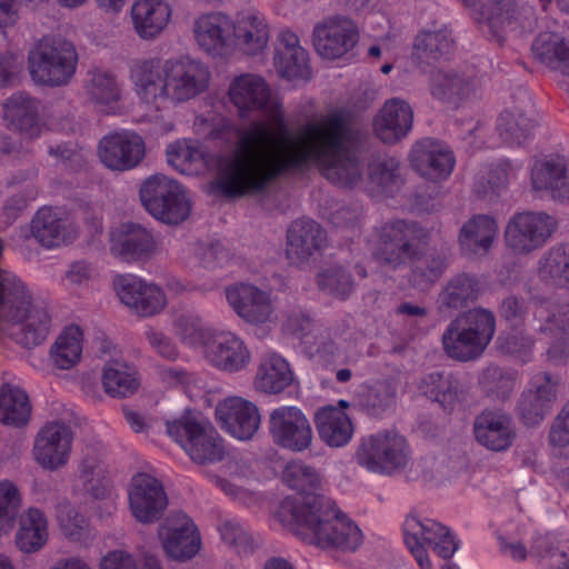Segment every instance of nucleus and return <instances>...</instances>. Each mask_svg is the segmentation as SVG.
Wrapping results in <instances>:
<instances>
[{
    "instance_id": "1",
    "label": "nucleus",
    "mask_w": 569,
    "mask_h": 569,
    "mask_svg": "<svg viewBox=\"0 0 569 569\" xmlns=\"http://www.w3.org/2000/svg\"><path fill=\"white\" fill-rule=\"evenodd\" d=\"M228 94L240 116L261 110L266 121L240 130L233 149L217 158L214 190L230 198L259 193L278 177L310 162L342 187L361 179L362 164L355 150L360 133L347 114L332 112L292 132L280 101L261 76L233 78Z\"/></svg>"
},
{
    "instance_id": "2",
    "label": "nucleus",
    "mask_w": 569,
    "mask_h": 569,
    "mask_svg": "<svg viewBox=\"0 0 569 569\" xmlns=\"http://www.w3.org/2000/svg\"><path fill=\"white\" fill-rule=\"evenodd\" d=\"M282 480L289 488L306 492L298 500L284 499L276 513L297 538L322 550L342 552H353L362 545L359 527L329 498L311 492L320 482L315 468L299 460L290 461Z\"/></svg>"
},
{
    "instance_id": "3",
    "label": "nucleus",
    "mask_w": 569,
    "mask_h": 569,
    "mask_svg": "<svg viewBox=\"0 0 569 569\" xmlns=\"http://www.w3.org/2000/svg\"><path fill=\"white\" fill-rule=\"evenodd\" d=\"M209 67L188 57L161 61L158 58L132 60L129 79L138 99L157 110L178 106L203 93L210 83Z\"/></svg>"
},
{
    "instance_id": "4",
    "label": "nucleus",
    "mask_w": 569,
    "mask_h": 569,
    "mask_svg": "<svg viewBox=\"0 0 569 569\" xmlns=\"http://www.w3.org/2000/svg\"><path fill=\"white\" fill-rule=\"evenodd\" d=\"M50 322L44 308L33 307L32 295L26 284L16 276L0 271V332L32 348L47 338Z\"/></svg>"
},
{
    "instance_id": "5",
    "label": "nucleus",
    "mask_w": 569,
    "mask_h": 569,
    "mask_svg": "<svg viewBox=\"0 0 569 569\" xmlns=\"http://www.w3.org/2000/svg\"><path fill=\"white\" fill-rule=\"evenodd\" d=\"M496 330L492 312L475 308L456 317L442 335L445 352L452 359L470 361L479 358Z\"/></svg>"
},
{
    "instance_id": "6",
    "label": "nucleus",
    "mask_w": 569,
    "mask_h": 569,
    "mask_svg": "<svg viewBox=\"0 0 569 569\" xmlns=\"http://www.w3.org/2000/svg\"><path fill=\"white\" fill-rule=\"evenodd\" d=\"M378 240L373 248L375 259L392 270L405 267L421 253L430 230L416 221L395 219L378 229Z\"/></svg>"
},
{
    "instance_id": "7",
    "label": "nucleus",
    "mask_w": 569,
    "mask_h": 569,
    "mask_svg": "<svg viewBox=\"0 0 569 569\" xmlns=\"http://www.w3.org/2000/svg\"><path fill=\"white\" fill-rule=\"evenodd\" d=\"M78 53L71 42L42 38L28 56V70L36 83L48 87L68 84L76 73Z\"/></svg>"
},
{
    "instance_id": "8",
    "label": "nucleus",
    "mask_w": 569,
    "mask_h": 569,
    "mask_svg": "<svg viewBox=\"0 0 569 569\" xmlns=\"http://www.w3.org/2000/svg\"><path fill=\"white\" fill-rule=\"evenodd\" d=\"M353 459L369 472L391 476L407 468L411 450L401 435L380 431L359 440Z\"/></svg>"
},
{
    "instance_id": "9",
    "label": "nucleus",
    "mask_w": 569,
    "mask_h": 569,
    "mask_svg": "<svg viewBox=\"0 0 569 569\" xmlns=\"http://www.w3.org/2000/svg\"><path fill=\"white\" fill-rule=\"evenodd\" d=\"M167 433L197 463H211L223 457V441L214 428L192 412L168 421Z\"/></svg>"
},
{
    "instance_id": "10",
    "label": "nucleus",
    "mask_w": 569,
    "mask_h": 569,
    "mask_svg": "<svg viewBox=\"0 0 569 569\" xmlns=\"http://www.w3.org/2000/svg\"><path fill=\"white\" fill-rule=\"evenodd\" d=\"M144 208L158 220L168 224L184 221L191 212V202L186 189L164 174L148 178L140 188Z\"/></svg>"
},
{
    "instance_id": "11",
    "label": "nucleus",
    "mask_w": 569,
    "mask_h": 569,
    "mask_svg": "<svg viewBox=\"0 0 569 569\" xmlns=\"http://www.w3.org/2000/svg\"><path fill=\"white\" fill-rule=\"evenodd\" d=\"M556 228V219L547 212H517L505 228L506 247L516 257L530 256L546 246Z\"/></svg>"
},
{
    "instance_id": "12",
    "label": "nucleus",
    "mask_w": 569,
    "mask_h": 569,
    "mask_svg": "<svg viewBox=\"0 0 569 569\" xmlns=\"http://www.w3.org/2000/svg\"><path fill=\"white\" fill-rule=\"evenodd\" d=\"M403 539L421 569H432L423 543L433 545L436 553L443 559H450L459 547L448 528L412 515L403 522Z\"/></svg>"
},
{
    "instance_id": "13",
    "label": "nucleus",
    "mask_w": 569,
    "mask_h": 569,
    "mask_svg": "<svg viewBox=\"0 0 569 569\" xmlns=\"http://www.w3.org/2000/svg\"><path fill=\"white\" fill-rule=\"evenodd\" d=\"M228 306L246 323L261 327L276 320V305L270 290L251 282H233L224 288Z\"/></svg>"
},
{
    "instance_id": "14",
    "label": "nucleus",
    "mask_w": 569,
    "mask_h": 569,
    "mask_svg": "<svg viewBox=\"0 0 569 569\" xmlns=\"http://www.w3.org/2000/svg\"><path fill=\"white\" fill-rule=\"evenodd\" d=\"M269 432L277 446L293 452L309 449L313 438L307 416L295 406H281L270 412Z\"/></svg>"
},
{
    "instance_id": "15",
    "label": "nucleus",
    "mask_w": 569,
    "mask_h": 569,
    "mask_svg": "<svg viewBox=\"0 0 569 569\" xmlns=\"http://www.w3.org/2000/svg\"><path fill=\"white\" fill-rule=\"evenodd\" d=\"M127 493L131 515L140 523L156 522L162 517L168 506L162 482L146 472L133 475Z\"/></svg>"
},
{
    "instance_id": "16",
    "label": "nucleus",
    "mask_w": 569,
    "mask_h": 569,
    "mask_svg": "<svg viewBox=\"0 0 569 569\" xmlns=\"http://www.w3.org/2000/svg\"><path fill=\"white\" fill-rule=\"evenodd\" d=\"M232 18L213 11L201 13L193 20L192 32L198 47L212 58L233 54Z\"/></svg>"
},
{
    "instance_id": "17",
    "label": "nucleus",
    "mask_w": 569,
    "mask_h": 569,
    "mask_svg": "<svg viewBox=\"0 0 569 569\" xmlns=\"http://www.w3.org/2000/svg\"><path fill=\"white\" fill-rule=\"evenodd\" d=\"M204 360L219 371L236 373L251 362V352L241 337L232 331H213L202 351Z\"/></svg>"
},
{
    "instance_id": "18",
    "label": "nucleus",
    "mask_w": 569,
    "mask_h": 569,
    "mask_svg": "<svg viewBox=\"0 0 569 569\" xmlns=\"http://www.w3.org/2000/svg\"><path fill=\"white\" fill-rule=\"evenodd\" d=\"M98 153L107 168L128 171L138 167L143 160L146 143L134 131H116L100 140Z\"/></svg>"
},
{
    "instance_id": "19",
    "label": "nucleus",
    "mask_w": 569,
    "mask_h": 569,
    "mask_svg": "<svg viewBox=\"0 0 569 569\" xmlns=\"http://www.w3.org/2000/svg\"><path fill=\"white\" fill-rule=\"evenodd\" d=\"M359 40L357 24L349 18L336 16L323 20L313 30V44L326 59H339L351 51Z\"/></svg>"
},
{
    "instance_id": "20",
    "label": "nucleus",
    "mask_w": 569,
    "mask_h": 569,
    "mask_svg": "<svg viewBox=\"0 0 569 569\" xmlns=\"http://www.w3.org/2000/svg\"><path fill=\"white\" fill-rule=\"evenodd\" d=\"M72 441V430L66 423L53 421L44 425L34 439L36 461L51 471L63 468L69 462Z\"/></svg>"
},
{
    "instance_id": "21",
    "label": "nucleus",
    "mask_w": 569,
    "mask_h": 569,
    "mask_svg": "<svg viewBox=\"0 0 569 569\" xmlns=\"http://www.w3.org/2000/svg\"><path fill=\"white\" fill-rule=\"evenodd\" d=\"M159 538L167 556L186 561L201 548V539L194 522L186 515L167 518L159 527Z\"/></svg>"
},
{
    "instance_id": "22",
    "label": "nucleus",
    "mask_w": 569,
    "mask_h": 569,
    "mask_svg": "<svg viewBox=\"0 0 569 569\" xmlns=\"http://www.w3.org/2000/svg\"><path fill=\"white\" fill-rule=\"evenodd\" d=\"M214 413L220 427L239 440L252 439L261 422L258 407L237 396L219 401Z\"/></svg>"
},
{
    "instance_id": "23",
    "label": "nucleus",
    "mask_w": 569,
    "mask_h": 569,
    "mask_svg": "<svg viewBox=\"0 0 569 569\" xmlns=\"http://www.w3.org/2000/svg\"><path fill=\"white\" fill-rule=\"evenodd\" d=\"M114 287L121 302L140 316L151 317L167 306L166 295L160 287L136 276H119Z\"/></svg>"
},
{
    "instance_id": "24",
    "label": "nucleus",
    "mask_w": 569,
    "mask_h": 569,
    "mask_svg": "<svg viewBox=\"0 0 569 569\" xmlns=\"http://www.w3.org/2000/svg\"><path fill=\"white\" fill-rule=\"evenodd\" d=\"M557 379L549 373H538L522 392L518 410L521 420L527 426H537L550 413L558 398Z\"/></svg>"
},
{
    "instance_id": "25",
    "label": "nucleus",
    "mask_w": 569,
    "mask_h": 569,
    "mask_svg": "<svg viewBox=\"0 0 569 569\" xmlns=\"http://www.w3.org/2000/svg\"><path fill=\"white\" fill-rule=\"evenodd\" d=\"M410 161L420 177L435 182L447 179L455 166L452 152L432 139L418 141L412 147Z\"/></svg>"
},
{
    "instance_id": "26",
    "label": "nucleus",
    "mask_w": 569,
    "mask_h": 569,
    "mask_svg": "<svg viewBox=\"0 0 569 569\" xmlns=\"http://www.w3.org/2000/svg\"><path fill=\"white\" fill-rule=\"evenodd\" d=\"M470 11V16L482 30L500 41L505 31L519 16L517 0H488L483 6L479 0H456Z\"/></svg>"
},
{
    "instance_id": "27",
    "label": "nucleus",
    "mask_w": 569,
    "mask_h": 569,
    "mask_svg": "<svg viewBox=\"0 0 569 569\" xmlns=\"http://www.w3.org/2000/svg\"><path fill=\"white\" fill-rule=\"evenodd\" d=\"M4 120L10 130L21 136L36 139L44 129L41 117V103L36 98L24 92L12 94L3 104Z\"/></svg>"
},
{
    "instance_id": "28",
    "label": "nucleus",
    "mask_w": 569,
    "mask_h": 569,
    "mask_svg": "<svg viewBox=\"0 0 569 569\" xmlns=\"http://www.w3.org/2000/svg\"><path fill=\"white\" fill-rule=\"evenodd\" d=\"M157 250L153 236L143 227L126 223L110 234L111 253L126 262L150 258Z\"/></svg>"
},
{
    "instance_id": "29",
    "label": "nucleus",
    "mask_w": 569,
    "mask_h": 569,
    "mask_svg": "<svg viewBox=\"0 0 569 569\" xmlns=\"http://www.w3.org/2000/svg\"><path fill=\"white\" fill-rule=\"evenodd\" d=\"M413 110L403 99H388L373 120V131L385 143H396L412 129Z\"/></svg>"
},
{
    "instance_id": "30",
    "label": "nucleus",
    "mask_w": 569,
    "mask_h": 569,
    "mask_svg": "<svg viewBox=\"0 0 569 569\" xmlns=\"http://www.w3.org/2000/svg\"><path fill=\"white\" fill-rule=\"evenodd\" d=\"M233 53L239 49L248 54L261 52L270 39V26L266 17L253 10L239 12L232 18Z\"/></svg>"
},
{
    "instance_id": "31",
    "label": "nucleus",
    "mask_w": 569,
    "mask_h": 569,
    "mask_svg": "<svg viewBox=\"0 0 569 569\" xmlns=\"http://www.w3.org/2000/svg\"><path fill=\"white\" fill-rule=\"evenodd\" d=\"M476 440L492 451L507 450L515 439L511 417L501 410H485L475 419Z\"/></svg>"
},
{
    "instance_id": "32",
    "label": "nucleus",
    "mask_w": 569,
    "mask_h": 569,
    "mask_svg": "<svg viewBox=\"0 0 569 569\" xmlns=\"http://www.w3.org/2000/svg\"><path fill=\"white\" fill-rule=\"evenodd\" d=\"M532 189L547 192L552 199L566 201L569 194V160L555 157L537 161L530 173Z\"/></svg>"
},
{
    "instance_id": "33",
    "label": "nucleus",
    "mask_w": 569,
    "mask_h": 569,
    "mask_svg": "<svg viewBox=\"0 0 569 569\" xmlns=\"http://www.w3.org/2000/svg\"><path fill=\"white\" fill-rule=\"evenodd\" d=\"M130 16L137 36L142 40H153L168 27L172 7L166 0H136Z\"/></svg>"
},
{
    "instance_id": "34",
    "label": "nucleus",
    "mask_w": 569,
    "mask_h": 569,
    "mask_svg": "<svg viewBox=\"0 0 569 569\" xmlns=\"http://www.w3.org/2000/svg\"><path fill=\"white\" fill-rule=\"evenodd\" d=\"M326 240V232L318 222L296 220L290 224L287 233V258L291 263L305 262L322 249Z\"/></svg>"
},
{
    "instance_id": "35",
    "label": "nucleus",
    "mask_w": 569,
    "mask_h": 569,
    "mask_svg": "<svg viewBox=\"0 0 569 569\" xmlns=\"http://www.w3.org/2000/svg\"><path fill=\"white\" fill-rule=\"evenodd\" d=\"M308 53L300 46L298 37L282 31L274 53V68L280 77L289 80H308L310 68Z\"/></svg>"
},
{
    "instance_id": "36",
    "label": "nucleus",
    "mask_w": 569,
    "mask_h": 569,
    "mask_svg": "<svg viewBox=\"0 0 569 569\" xmlns=\"http://www.w3.org/2000/svg\"><path fill=\"white\" fill-rule=\"evenodd\" d=\"M87 99L103 112H111L122 98V84L112 71L93 68L83 80Z\"/></svg>"
},
{
    "instance_id": "37",
    "label": "nucleus",
    "mask_w": 569,
    "mask_h": 569,
    "mask_svg": "<svg viewBox=\"0 0 569 569\" xmlns=\"http://www.w3.org/2000/svg\"><path fill=\"white\" fill-rule=\"evenodd\" d=\"M315 425L319 438L331 448L347 446L355 433L349 415L333 406L320 408L315 415Z\"/></svg>"
},
{
    "instance_id": "38",
    "label": "nucleus",
    "mask_w": 569,
    "mask_h": 569,
    "mask_svg": "<svg viewBox=\"0 0 569 569\" xmlns=\"http://www.w3.org/2000/svg\"><path fill=\"white\" fill-rule=\"evenodd\" d=\"M497 233L496 219L488 214H476L462 224L458 242L467 254H483L491 249Z\"/></svg>"
},
{
    "instance_id": "39",
    "label": "nucleus",
    "mask_w": 569,
    "mask_h": 569,
    "mask_svg": "<svg viewBox=\"0 0 569 569\" xmlns=\"http://www.w3.org/2000/svg\"><path fill=\"white\" fill-rule=\"evenodd\" d=\"M166 153L168 163L182 174H201L209 167V154L197 140H177L167 147Z\"/></svg>"
},
{
    "instance_id": "40",
    "label": "nucleus",
    "mask_w": 569,
    "mask_h": 569,
    "mask_svg": "<svg viewBox=\"0 0 569 569\" xmlns=\"http://www.w3.org/2000/svg\"><path fill=\"white\" fill-rule=\"evenodd\" d=\"M31 233L43 247H59L73 237L68 221L51 208H41L31 221Z\"/></svg>"
},
{
    "instance_id": "41",
    "label": "nucleus",
    "mask_w": 569,
    "mask_h": 569,
    "mask_svg": "<svg viewBox=\"0 0 569 569\" xmlns=\"http://www.w3.org/2000/svg\"><path fill=\"white\" fill-rule=\"evenodd\" d=\"M48 520L38 508H29L19 518V528L14 536L17 548L24 553L40 551L48 542Z\"/></svg>"
},
{
    "instance_id": "42",
    "label": "nucleus",
    "mask_w": 569,
    "mask_h": 569,
    "mask_svg": "<svg viewBox=\"0 0 569 569\" xmlns=\"http://www.w3.org/2000/svg\"><path fill=\"white\" fill-rule=\"evenodd\" d=\"M531 50L540 63L569 76V40L555 32H541Z\"/></svg>"
},
{
    "instance_id": "43",
    "label": "nucleus",
    "mask_w": 569,
    "mask_h": 569,
    "mask_svg": "<svg viewBox=\"0 0 569 569\" xmlns=\"http://www.w3.org/2000/svg\"><path fill=\"white\" fill-rule=\"evenodd\" d=\"M77 482L80 490L94 499H104L109 495L110 482L100 452L87 449L79 467Z\"/></svg>"
},
{
    "instance_id": "44",
    "label": "nucleus",
    "mask_w": 569,
    "mask_h": 569,
    "mask_svg": "<svg viewBox=\"0 0 569 569\" xmlns=\"http://www.w3.org/2000/svg\"><path fill=\"white\" fill-rule=\"evenodd\" d=\"M293 382L288 361L276 353L262 358L257 370L254 386L264 393H280Z\"/></svg>"
},
{
    "instance_id": "45",
    "label": "nucleus",
    "mask_w": 569,
    "mask_h": 569,
    "mask_svg": "<svg viewBox=\"0 0 569 569\" xmlns=\"http://www.w3.org/2000/svg\"><path fill=\"white\" fill-rule=\"evenodd\" d=\"M537 274L547 286L569 288V243L548 249L538 260Z\"/></svg>"
},
{
    "instance_id": "46",
    "label": "nucleus",
    "mask_w": 569,
    "mask_h": 569,
    "mask_svg": "<svg viewBox=\"0 0 569 569\" xmlns=\"http://www.w3.org/2000/svg\"><path fill=\"white\" fill-rule=\"evenodd\" d=\"M480 293L478 280L468 273L452 277L442 288L438 297L441 312L461 309L477 300Z\"/></svg>"
},
{
    "instance_id": "47",
    "label": "nucleus",
    "mask_w": 569,
    "mask_h": 569,
    "mask_svg": "<svg viewBox=\"0 0 569 569\" xmlns=\"http://www.w3.org/2000/svg\"><path fill=\"white\" fill-rule=\"evenodd\" d=\"M532 312L537 331L551 337L569 332V302L535 300Z\"/></svg>"
},
{
    "instance_id": "48",
    "label": "nucleus",
    "mask_w": 569,
    "mask_h": 569,
    "mask_svg": "<svg viewBox=\"0 0 569 569\" xmlns=\"http://www.w3.org/2000/svg\"><path fill=\"white\" fill-rule=\"evenodd\" d=\"M477 89L478 86L475 81L456 71L438 70L431 76L430 92L433 98L441 101L458 102L468 99L475 96Z\"/></svg>"
},
{
    "instance_id": "49",
    "label": "nucleus",
    "mask_w": 569,
    "mask_h": 569,
    "mask_svg": "<svg viewBox=\"0 0 569 569\" xmlns=\"http://www.w3.org/2000/svg\"><path fill=\"white\" fill-rule=\"evenodd\" d=\"M102 386L106 393L113 398L129 397L139 387L137 371L121 359H111L103 366Z\"/></svg>"
},
{
    "instance_id": "50",
    "label": "nucleus",
    "mask_w": 569,
    "mask_h": 569,
    "mask_svg": "<svg viewBox=\"0 0 569 569\" xmlns=\"http://www.w3.org/2000/svg\"><path fill=\"white\" fill-rule=\"evenodd\" d=\"M453 40L448 27L420 31L413 44V54L420 63L431 64L448 54Z\"/></svg>"
},
{
    "instance_id": "51",
    "label": "nucleus",
    "mask_w": 569,
    "mask_h": 569,
    "mask_svg": "<svg viewBox=\"0 0 569 569\" xmlns=\"http://www.w3.org/2000/svg\"><path fill=\"white\" fill-rule=\"evenodd\" d=\"M536 120L532 110L513 107L501 112L497 129L500 137L510 144L523 143L532 133Z\"/></svg>"
},
{
    "instance_id": "52",
    "label": "nucleus",
    "mask_w": 569,
    "mask_h": 569,
    "mask_svg": "<svg viewBox=\"0 0 569 569\" xmlns=\"http://www.w3.org/2000/svg\"><path fill=\"white\" fill-rule=\"evenodd\" d=\"M83 333L78 326L67 327L56 339L50 349L53 366L61 370L74 367L81 358Z\"/></svg>"
},
{
    "instance_id": "53",
    "label": "nucleus",
    "mask_w": 569,
    "mask_h": 569,
    "mask_svg": "<svg viewBox=\"0 0 569 569\" xmlns=\"http://www.w3.org/2000/svg\"><path fill=\"white\" fill-rule=\"evenodd\" d=\"M31 413L29 397L17 386L3 385L0 388V420L6 425L22 426Z\"/></svg>"
},
{
    "instance_id": "54",
    "label": "nucleus",
    "mask_w": 569,
    "mask_h": 569,
    "mask_svg": "<svg viewBox=\"0 0 569 569\" xmlns=\"http://www.w3.org/2000/svg\"><path fill=\"white\" fill-rule=\"evenodd\" d=\"M419 388L428 399L438 402L445 410H451L458 401L457 382L442 373L426 376Z\"/></svg>"
},
{
    "instance_id": "55",
    "label": "nucleus",
    "mask_w": 569,
    "mask_h": 569,
    "mask_svg": "<svg viewBox=\"0 0 569 569\" xmlns=\"http://www.w3.org/2000/svg\"><path fill=\"white\" fill-rule=\"evenodd\" d=\"M22 507V496L18 487L9 481H0V536L9 533Z\"/></svg>"
},
{
    "instance_id": "56",
    "label": "nucleus",
    "mask_w": 569,
    "mask_h": 569,
    "mask_svg": "<svg viewBox=\"0 0 569 569\" xmlns=\"http://www.w3.org/2000/svg\"><path fill=\"white\" fill-rule=\"evenodd\" d=\"M213 331L204 327L201 319L193 315H181L174 321V333L182 343L193 348L201 347L202 351Z\"/></svg>"
},
{
    "instance_id": "57",
    "label": "nucleus",
    "mask_w": 569,
    "mask_h": 569,
    "mask_svg": "<svg viewBox=\"0 0 569 569\" xmlns=\"http://www.w3.org/2000/svg\"><path fill=\"white\" fill-rule=\"evenodd\" d=\"M396 387L389 381H379L361 396V406L373 416H380L395 405Z\"/></svg>"
},
{
    "instance_id": "58",
    "label": "nucleus",
    "mask_w": 569,
    "mask_h": 569,
    "mask_svg": "<svg viewBox=\"0 0 569 569\" xmlns=\"http://www.w3.org/2000/svg\"><path fill=\"white\" fill-rule=\"evenodd\" d=\"M535 550L548 569H569V540L543 537L536 541Z\"/></svg>"
},
{
    "instance_id": "59",
    "label": "nucleus",
    "mask_w": 569,
    "mask_h": 569,
    "mask_svg": "<svg viewBox=\"0 0 569 569\" xmlns=\"http://www.w3.org/2000/svg\"><path fill=\"white\" fill-rule=\"evenodd\" d=\"M319 287L330 295L346 299L352 292L355 282L351 274L342 266H331L318 274Z\"/></svg>"
},
{
    "instance_id": "60",
    "label": "nucleus",
    "mask_w": 569,
    "mask_h": 569,
    "mask_svg": "<svg viewBox=\"0 0 569 569\" xmlns=\"http://www.w3.org/2000/svg\"><path fill=\"white\" fill-rule=\"evenodd\" d=\"M221 539L238 553H250L254 549L251 531L234 518L224 519L219 526Z\"/></svg>"
},
{
    "instance_id": "61",
    "label": "nucleus",
    "mask_w": 569,
    "mask_h": 569,
    "mask_svg": "<svg viewBox=\"0 0 569 569\" xmlns=\"http://www.w3.org/2000/svg\"><path fill=\"white\" fill-rule=\"evenodd\" d=\"M99 569H163L154 557L144 558L140 566L137 558L124 551L113 550L103 556L99 562Z\"/></svg>"
},
{
    "instance_id": "62",
    "label": "nucleus",
    "mask_w": 569,
    "mask_h": 569,
    "mask_svg": "<svg viewBox=\"0 0 569 569\" xmlns=\"http://www.w3.org/2000/svg\"><path fill=\"white\" fill-rule=\"evenodd\" d=\"M57 519L62 532L78 539L86 529V518L70 502H60L57 507Z\"/></svg>"
},
{
    "instance_id": "63",
    "label": "nucleus",
    "mask_w": 569,
    "mask_h": 569,
    "mask_svg": "<svg viewBox=\"0 0 569 569\" xmlns=\"http://www.w3.org/2000/svg\"><path fill=\"white\" fill-rule=\"evenodd\" d=\"M158 376L161 382L170 388L181 387L183 389H189L201 382V379L194 372H190L181 367H161L158 370Z\"/></svg>"
},
{
    "instance_id": "64",
    "label": "nucleus",
    "mask_w": 569,
    "mask_h": 569,
    "mask_svg": "<svg viewBox=\"0 0 569 569\" xmlns=\"http://www.w3.org/2000/svg\"><path fill=\"white\" fill-rule=\"evenodd\" d=\"M533 340L526 332L515 330L499 338L501 351L525 358L532 349Z\"/></svg>"
}]
</instances>
